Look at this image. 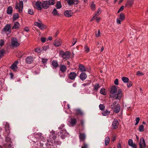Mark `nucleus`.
<instances>
[{
	"label": "nucleus",
	"mask_w": 148,
	"mask_h": 148,
	"mask_svg": "<svg viewBox=\"0 0 148 148\" xmlns=\"http://www.w3.org/2000/svg\"><path fill=\"white\" fill-rule=\"evenodd\" d=\"M4 42L3 40H0V46L2 47L4 45Z\"/></svg>",
	"instance_id": "nucleus-55"
},
{
	"label": "nucleus",
	"mask_w": 148,
	"mask_h": 148,
	"mask_svg": "<svg viewBox=\"0 0 148 148\" xmlns=\"http://www.w3.org/2000/svg\"><path fill=\"white\" fill-rule=\"evenodd\" d=\"M110 108L112 109L113 111L115 113H118L120 111L121 106L120 105L118 104L115 106L113 104H111L110 106Z\"/></svg>",
	"instance_id": "nucleus-3"
},
{
	"label": "nucleus",
	"mask_w": 148,
	"mask_h": 148,
	"mask_svg": "<svg viewBox=\"0 0 148 148\" xmlns=\"http://www.w3.org/2000/svg\"><path fill=\"white\" fill-rule=\"evenodd\" d=\"M99 108L101 110H104L105 108L104 106L102 104H100L99 106Z\"/></svg>",
	"instance_id": "nucleus-49"
},
{
	"label": "nucleus",
	"mask_w": 148,
	"mask_h": 148,
	"mask_svg": "<svg viewBox=\"0 0 148 148\" xmlns=\"http://www.w3.org/2000/svg\"><path fill=\"white\" fill-rule=\"evenodd\" d=\"M50 5H53L55 3V0H49L48 1Z\"/></svg>",
	"instance_id": "nucleus-45"
},
{
	"label": "nucleus",
	"mask_w": 148,
	"mask_h": 148,
	"mask_svg": "<svg viewBox=\"0 0 148 148\" xmlns=\"http://www.w3.org/2000/svg\"><path fill=\"white\" fill-rule=\"evenodd\" d=\"M28 13L31 15H33L34 14L33 10L32 9H29L28 10Z\"/></svg>",
	"instance_id": "nucleus-53"
},
{
	"label": "nucleus",
	"mask_w": 148,
	"mask_h": 148,
	"mask_svg": "<svg viewBox=\"0 0 148 148\" xmlns=\"http://www.w3.org/2000/svg\"><path fill=\"white\" fill-rule=\"evenodd\" d=\"M122 80L124 83H127L129 81V79L126 77H123L122 78Z\"/></svg>",
	"instance_id": "nucleus-38"
},
{
	"label": "nucleus",
	"mask_w": 148,
	"mask_h": 148,
	"mask_svg": "<svg viewBox=\"0 0 148 148\" xmlns=\"http://www.w3.org/2000/svg\"><path fill=\"white\" fill-rule=\"evenodd\" d=\"M34 61L33 58L31 56L27 57L25 60V62L27 64H31Z\"/></svg>",
	"instance_id": "nucleus-16"
},
{
	"label": "nucleus",
	"mask_w": 148,
	"mask_h": 148,
	"mask_svg": "<svg viewBox=\"0 0 148 148\" xmlns=\"http://www.w3.org/2000/svg\"><path fill=\"white\" fill-rule=\"evenodd\" d=\"M59 75L61 77H64L65 76V75L64 74V73H62L61 72H59Z\"/></svg>",
	"instance_id": "nucleus-57"
},
{
	"label": "nucleus",
	"mask_w": 148,
	"mask_h": 148,
	"mask_svg": "<svg viewBox=\"0 0 148 148\" xmlns=\"http://www.w3.org/2000/svg\"><path fill=\"white\" fill-rule=\"evenodd\" d=\"M110 141V138L109 136L106 137L105 140V145L106 146L108 145L109 144Z\"/></svg>",
	"instance_id": "nucleus-33"
},
{
	"label": "nucleus",
	"mask_w": 148,
	"mask_h": 148,
	"mask_svg": "<svg viewBox=\"0 0 148 148\" xmlns=\"http://www.w3.org/2000/svg\"><path fill=\"white\" fill-rule=\"evenodd\" d=\"M20 26V24L19 23L17 22H16L14 23L13 26L12 27V29H16L18 28Z\"/></svg>",
	"instance_id": "nucleus-28"
},
{
	"label": "nucleus",
	"mask_w": 148,
	"mask_h": 148,
	"mask_svg": "<svg viewBox=\"0 0 148 148\" xmlns=\"http://www.w3.org/2000/svg\"><path fill=\"white\" fill-rule=\"evenodd\" d=\"M77 76V74L76 73L74 72H72L68 74V78L71 80H74Z\"/></svg>",
	"instance_id": "nucleus-10"
},
{
	"label": "nucleus",
	"mask_w": 148,
	"mask_h": 148,
	"mask_svg": "<svg viewBox=\"0 0 148 148\" xmlns=\"http://www.w3.org/2000/svg\"><path fill=\"white\" fill-rule=\"evenodd\" d=\"M140 120V118L139 117L136 118L135 119L136 123L135 124V125H136L138 123L139 121Z\"/></svg>",
	"instance_id": "nucleus-50"
},
{
	"label": "nucleus",
	"mask_w": 148,
	"mask_h": 148,
	"mask_svg": "<svg viewBox=\"0 0 148 148\" xmlns=\"http://www.w3.org/2000/svg\"><path fill=\"white\" fill-rule=\"evenodd\" d=\"M114 84L116 85L119 84L118 80L117 79H116L114 81Z\"/></svg>",
	"instance_id": "nucleus-62"
},
{
	"label": "nucleus",
	"mask_w": 148,
	"mask_h": 148,
	"mask_svg": "<svg viewBox=\"0 0 148 148\" xmlns=\"http://www.w3.org/2000/svg\"><path fill=\"white\" fill-rule=\"evenodd\" d=\"M56 7L57 9H60L62 7L61 3L60 1H58L56 5Z\"/></svg>",
	"instance_id": "nucleus-39"
},
{
	"label": "nucleus",
	"mask_w": 148,
	"mask_h": 148,
	"mask_svg": "<svg viewBox=\"0 0 148 148\" xmlns=\"http://www.w3.org/2000/svg\"><path fill=\"white\" fill-rule=\"evenodd\" d=\"M12 8L11 6H9L8 8L7 13L9 14H10L12 13Z\"/></svg>",
	"instance_id": "nucleus-31"
},
{
	"label": "nucleus",
	"mask_w": 148,
	"mask_h": 148,
	"mask_svg": "<svg viewBox=\"0 0 148 148\" xmlns=\"http://www.w3.org/2000/svg\"><path fill=\"white\" fill-rule=\"evenodd\" d=\"M79 138L81 141H84L86 138V136L84 133H80Z\"/></svg>",
	"instance_id": "nucleus-27"
},
{
	"label": "nucleus",
	"mask_w": 148,
	"mask_h": 148,
	"mask_svg": "<svg viewBox=\"0 0 148 148\" xmlns=\"http://www.w3.org/2000/svg\"><path fill=\"white\" fill-rule=\"evenodd\" d=\"M18 62H15L13 64L10 66V68L12 70L14 71H16L17 69V63Z\"/></svg>",
	"instance_id": "nucleus-23"
},
{
	"label": "nucleus",
	"mask_w": 148,
	"mask_h": 148,
	"mask_svg": "<svg viewBox=\"0 0 148 148\" xmlns=\"http://www.w3.org/2000/svg\"><path fill=\"white\" fill-rule=\"evenodd\" d=\"M68 124L70 126H75L77 123L76 119L74 117L71 118L68 121Z\"/></svg>",
	"instance_id": "nucleus-7"
},
{
	"label": "nucleus",
	"mask_w": 148,
	"mask_h": 148,
	"mask_svg": "<svg viewBox=\"0 0 148 148\" xmlns=\"http://www.w3.org/2000/svg\"><path fill=\"white\" fill-rule=\"evenodd\" d=\"M49 5H50L49 3L47 1H44L41 4V6L42 8L45 9L48 8Z\"/></svg>",
	"instance_id": "nucleus-13"
},
{
	"label": "nucleus",
	"mask_w": 148,
	"mask_h": 148,
	"mask_svg": "<svg viewBox=\"0 0 148 148\" xmlns=\"http://www.w3.org/2000/svg\"><path fill=\"white\" fill-rule=\"evenodd\" d=\"M60 55L63 59L67 60L70 57V53L69 51H66L65 52L62 51H61L60 52Z\"/></svg>",
	"instance_id": "nucleus-4"
},
{
	"label": "nucleus",
	"mask_w": 148,
	"mask_h": 148,
	"mask_svg": "<svg viewBox=\"0 0 148 148\" xmlns=\"http://www.w3.org/2000/svg\"><path fill=\"white\" fill-rule=\"evenodd\" d=\"M134 4L133 0H128L125 4V5L127 6H131Z\"/></svg>",
	"instance_id": "nucleus-26"
},
{
	"label": "nucleus",
	"mask_w": 148,
	"mask_h": 148,
	"mask_svg": "<svg viewBox=\"0 0 148 148\" xmlns=\"http://www.w3.org/2000/svg\"><path fill=\"white\" fill-rule=\"evenodd\" d=\"M101 86L98 83H96L93 86V89L95 91H97L98 89L100 88Z\"/></svg>",
	"instance_id": "nucleus-30"
},
{
	"label": "nucleus",
	"mask_w": 148,
	"mask_h": 148,
	"mask_svg": "<svg viewBox=\"0 0 148 148\" xmlns=\"http://www.w3.org/2000/svg\"><path fill=\"white\" fill-rule=\"evenodd\" d=\"M49 47L48 45H46L43 47V49L44 51H46L49 49Z\"/></svg>",
	"instance_id": "nucleus-60"
},
{
	"label": "nucleus",
	"mask_w": 148,
	"mask_h": 148,
	"mask_svg": "<svg viewBox=\"0 0 148 148\" xmlns=\"http://www.w3.org/2000/svg\"><path fill=\"white\" fill-rule=\"evenodd\" d=\"M41 40L42 42H45L46 41V38L44 37H42L41 38Z\"/></svg>",
	"instance_id": "nucleus-63"
},
{
	"label": "nucleus",
	"mask_w": 148,
	"mask_h": 148,
	"mask_svg": "<svg viewBox=\"0 0 148 148\" xmlns=\"http://www.w3.org/2000/svg\"><path fill=\"white\" fill-rule=\"evenodd\" d=\"M66 134V131L65 130H62L60 132V135L61 136V137L62 139H64L65 137Z\"/></svg>",
	"instance_id": "nucleus-25"
},
{
	"label": "nucleus",
	"mask_w": 148,
	"mask_h": 148,
	"mask_svg": "<svg viewBox=\"0 0 148 148\" xmlns=\"http://www.w3.org/2000/svg\"><path fill=\"white\" fill-rule=\"evenodd\" d=\"M130 146L132 148H137V146L135 143H133L132 146Z\"/></svg>",
	"instance_id": "nucleus-64"
},
{
	"label": "nucleus",
	"mask_w": 148,
	"mask_h": 148,
	"mask_svg": "<svg viewBox=\"0 0 148 148\" xmlns=\"http://www.w3.org/2000/svg\"><path fill=\"white\" fill-rule=\"evenodd\" d=\"M41 4V2L39 1L33 2L32 3L34 7L38 10H41L42 9Z\"/></svg>",
	"instance_id": "nucleus-5"
},
{
	"label": "nucleus",
	"mask_w": 148,
	"mask_h": 148,
	"mask_svg": "<svg viewBox=\"0 0 148 148\" xmlns=\"http://www.w3.org/2000/svg\"><path fill=\"white\" fill-rule=\"evenodd\" d=\"M74 111L76 114L77 115H82L83 114V112L80 109H75L74 110Z\"/></svg>",
	"instance_id": "nucleus-22"
},
{
	"label": "nucleus",
	"mask_w": 148,
	"mask_h": 148,
	"mask_svg": "<svg viewBox=\"0 0 148 148\" xmlns=\"http://www.w3.org/2000/svg\"><path fill=\"white\" fill-rule=\"evenodd\" d=\"M67 69L66 66L63 64H61L60 66V70L62 73H64Z\"/></svg>",
	"instance_id": "nucleus-20"
},
{
	"label": "nucleus",
	"mask_w": 148,
	"mask_h": 148,
	"mask_svg": "<svg viewBox=\"0 0 148 148\" xmlns=\"http://www.w3.org/2000/svg\"><path fill=\"white\" fill-rule=\"evenodd\" d=\"M19 15L18 13H15L14 14L13 16V21L17 20L19 17Z\"/></svg>",
	"instance_id": "nucleus-34"
},
{
	"label": "nucleus",
	"mask_w": 148,
	"mask_h": 148,
	"mask_svg": "<svg viewBox=\"0 0 148 148\" xmlns=\"http://www.w3.org/2000/svg\"><path fill=\"white\" fill-rule=\"evenodd\" d=\"M88 82L89 83H84V84H82V85L84 86H89L90 83V81H88Z\"/></svg>",
	"instance_id": "nucleus-56"
},
{
	"label": "nucleus",
	"mask_w": 148,
	"mask_h": 148,
	"mask_svg": "<svg viewBox=\"0 0 148 148\" xmlns=\"http://www.w3.org/2000/svg\"><path fill=\"white\" fill-rule=\"evenodd\" d=\"M20 44L17 41V40L15 38H12L11 39V45L14 47H16L18 46Z\"/></svg>",
	"instance_id": "nucleus-9"
},
{
	"label": "nucleus",
	"mask_w": 148,
	"mask_h": 148,
	"mask_svg": "<svg viewBox=\"0 0 148 148\" xmlns=\"http://www.w3.org/2000/svg\"><path fill=\"white\" fill-rule=\"evenodd\" d=\"M67 2L68 5H72L74 3L73 1V0H68L67 1Z\"/></svg>",
	"instance_id": "nucleus-43"
},
{
	"label": "nucleus",
	"mask_w": 148,
	"mask_h": 148,
	"mask_svg": "<svg viewBox=\"0 0 148 148\" xmlns=\"http://www.w3.org/2000/svg\"><path fill=\"white\" fill-rule=\"evenodd\" d=\"M121 21H122L125 19V16L124 14L123 13H121L120 15V17L119 18Z\"/></svg>",
	"instance_id": "nucleus-40"
},
{
	"label": "nucleus",
	"mask_w": 148,
	"mask_h": 148,
	"mask_svg": "<svg viewBox=\"0 0 148 148\" xmlns=\"http://www.w3.org/2000/svg\"><path fill=\"white\" fill-rule=\"evenodd\" d=\"M62 42L61 40L59 38H57L55 40L54 45L56 46L59 47L61 45Z\"/></svg>",
	"instance_id": "nucleus-15"
},
{
	"label": "nucleus",
	"mask_w": 148,
	"mask_h": 148,
	"mask_svg": "<svg viewBox=\"0 0 148 148\" xmlns=\"http://www.w3.org/2000/svg\"><path fill=\"white\" fill-rule=\"evenodd\" d=\"M85 51L86 53L90 51V49L86 45L84 47Z\"/></svg>",
	"instance_id": "nucleus-47"
},
{
	"label": "nucleus",
	"mask_w": 148,
	"mask_h": 148,
	"mask_svg": "<svg viewBox=\"0 0 148 148\" xmlns=\"http://www.w3.org/2000/svg\"><path fill=\"white\" fill-rule=\"evenodd\" d=\"M87 76L86 74V73L84 72L80 74L79 77L80 79L82 81L85 80L87 78Z\"/></svg>",
	"instance_id": "nucleus-21"
},
{
	"label": "nucleus",
	"mask_w": 148,
	"mask_h": 148,
	"mask_svg": "<svg viewBox=\"0 0 148 148\" xmlns=\"http://www.w3.org/2000/svg\"><path fill=\"white\" fill-rule=\"evenodd\" d=\"M9 125L8 123H6L5 125V132H7V136H8L10 133V131L9 129Z\"/></svg>",
	"instance_id": "nucleus-24"
},
{
	"label": "nucleus",
	"mask_w": 148,
	"mask_h": 148,
	"mask_svg": "<svg viewBox=\"0 0 148 148\" xmlns=\"http://www.w3.org/2000/svg\"><path fill=\"white\" fill-rule=\"evenodd\" d=\"M139 145L140 148L146 147V144L145 140L143 137H142L140 139V142L139 143Z\"/></svg>",
	"instance_id": "nucleus-12"
},
{
	"label": "nucleus",
	"mask_w": 148,
	"mask_h": 148,
	"mask_svg": "<svg viewBox=\"0 0 148 148\" xmlns=\"http://www.w3.org/2000/svg\"><path fill=\"white\" fill-rule=\"evenodd\" d=\"M5 53V51L4 49H2L0 51V59L3 56Z\"/></svg>",
	"instance_id": "nucleus-37"
},
{
	"label": "nucleus",
	"mask_w": 148,
	"mask_h": 148,
	"mask_svg": "<svg viewBox=\"0 0 148 148\" xmlns=\"http://www.w3.org/2000/svg\"><path fill=\"white\" fill-rule=\"evenodd\" d=\"M117 91L116 87L114 86L111 88L110 96V98H112L113 99H121L122 96V92L121 89L119 90L117 94H116Z\"/></svg>",
	"instance_id": "nucleus-1"
},
{
	"label": "nucleus",
	"mask_w": 148,
	"mask_h": 148,
	"mask_svg": "<svg viewBox=\"0 0 148 148\" xmlns=\"http://www.w3.org/2000/svg\"><path fill=\"white\" fill-rule=\"evenodd\" d=\"M79 69L81 72H84L86 71V69L85 66L82 64H79Z\"/></svg>",
	"instance_id": "nucleus-29"
},
{
	"label": "nucleus",
	"mask_w": 148,
	"mask_h": 148,
	"mask_svg": "<svg viewBox=\"0 0 148 148\" xmlns=\"http://www.w3.org/2000/svg\"><path fill=\"white\" fill-rule=\"evenodd\" d=\"M132 82L130 81L128 82V83L127 84V86L128 88H129L132 85Z\"/></svg>",
	"instance_id": "nucleus-58"
},
{
	"label": "nucleus",
	"mask_w": 148,
	"mask_h": 148,
	"mask_svg": "<svg viewBox=\"0 0 148 148\" xmlns=\"http://www.w3.org/2000/svg\"><path fill=\"white\" fill-rule=\"evenodd\" d=\"M73 14V12L71 10H67L64 13V14L67 17H70L72 16Z\"/></svg>",
	"instance_id": "nucleus-18"
},
{
	"label": "nucleus",
	"mask_w": 148,
	"mask_h": 148,
	"mask_svg": "<svg viewBox=\"0 0 148 148\" xmlns=\"http://www.w3.org/2000/svg\"><path fill=\"white\" fill-rule=\"evenodd\" d=\"M36 137L37 138L40 140H42L43 142H44L45 141V139L42 136V134L41 133H37L36 135Z\"/></svg>",
	"instance_id": "nucleus-14"
},
{
	"label": "nucleus",
	"mask_w": 148,
	"mask_h": 148,
	"mask_svg": "<svg viewBox=\"0 0 148 148\" xmlns=\"http://www.w3.org/2000/svg\"><path fill=\"white\" fill-rule=\"evenodd\" d=\"M140 132H143L144 131V127L143 125H140L138 128Z\"/></svg>",
	"instance_id": "nucleus-41"
},
{
	"label": "nucleus",
	"mask_w": 148,
	"mask_h": 148,
	"mask_svg": "<svg viewBox=\"0 0 148 148\" xmlns=\"http://www.w3.org/2000/svg\"><path fill=\"white\" fill-rule=\"evenodd\" d=\"M2 30L9 34L11 32V26L10 24H7L2 29Z\"/></svg>",
	"instance_id": "nucleus-8"
},
{
	"label": "nucleus",
	"mask_w": 148,
	"mask_h": 148,
	"mask_svg": "<svg viewBox=\"0 0 148 148\" xmlns=\"http://www.w3.org/2000/svg\"><path fill=\"white\" fill-rule=\"evenodd\" d=\"M47 59L42 58V62L43 64L45 65L47 63Z\"/></svg>",
	"instance_id": "nucleus-44"
},
{
	"label": "nucleus",
	"mask_w": 148,
	"mask_h": 148,
	"mask_svg": "<svg viewBox=\"0 0 148 148\" xmlns=\"http://www.w3.org/2000/svg\"><path fill=\"white\" fill-rule=\"evenodd\" d=\"M100 92L101 94L104 95H106V90L104 88H101L100 90Z\"/></svg>",
	"instance_id": "nucleus-36"
},
{
	"label": "nucleus",
	"mask_w": 148,
	"mask_h": 148,
	"mask_svg": "<svg viewBox=\"0 0 148 148\" xmlns=\"http://www.w3.org/2000/svg\"><path fill=\"white\" fill-rule=\"evenodd\" d=\"M4 136H6L5 141L6 143L3 144V148H12L11 146L12 142L11 140V138L9 137H7V135H4Z\"/></svg>",
	"instance_id": "nucleus-2"
},
{
	"label": "nucleus",
	"mask_w": 148,
	"mask_h": 148,
	"mask_svg": "<svg viewBox=\"0 0 148 148\" xmlns=\"http://www.w3.org/2000/svg\"><path fill=\"white\" fill-rule=\"evenodd\" d=\"M90 8L92 10H95V5L94 4L93 2H92L91 3Z\"/></svg>",
	"instance_id": "nucleus-42"
},
{
	"label": "nucleus",
	"mask_w": 148,
	"mask_h": 148,
	"mask_svg": "<svg viewBox=\"0 0 148 148\" xmlns=\"http://www.w3.org/2000/svg\"><path fill=\"white\" fill-rule=\"evenodd\" d=\"M51 64L53 66V69H56L59 66L58 62L56 60H53Z\"/></svg>",
	"instance_id": "nucleus-19"
},
{
	"label": "nucleus",
	"mask_w": 148,
	"mask_h": 148,
	"mask_svg": "<svg viewBox=\"0 0 148 148\" xmlns=\"http://www.w3.org/2000/svg\"><path fill=\"white\" fill-rule=\"evenodd\" d=\"M83 146H82L81 148H88V145L85 142L83 143Z\"/></svg>",
	"instance_id": "nucleus-54"
},
{
	"label": "nucleus",
	"mask_w": 148,
	"mask_h": 148,
	"mask_svg": "<svg viewBox=\"0 0 148 148\" xmlns=\"http://www.w3.org/2000/svg\"><path fill=\"white\" fill-rule=\"evenodd\" d=\"M124 6L123 5L119 9V10H118L117 13H119L120 12L122 11L123 9H124Z\"/></svg>",
	"instance_id": "nucleus-59"
},
{
	"label": "nucleus",
	"mask_w": 148,
	"mask_h": 148,
	"mask_svg": "<svg viewBox=\"0 0 148 148\" xmlns=\"http://www.w3.org/2000/svg\"><path fill=\"white\" fill-rule=\"evenodd\" d=\"M35 52L39 53H40L41 51V49L39 48H37L35 49Z\"/></svg>",
	"instance_id": "nucleus-51"
},
{
	"label": "nucleus",
	"mask_w": 148,
	"mask_h": 148,
	"mask_svg": "<svg viewBox=\"0 0 148 148\" xmlns=\"http://www.w3.org/2000/svg\"><path fill=\"white\" fill-rule=\"evenodd\" d=\"M34 24L41 29H43L46 28V26L43 25L41 21L40 23L35 22H34Z\"/></svg>",
	"instance_id": "nucleus-11"
},
{
	"label": "nucleus",
	"mask_w": 148,
	"mask_h": 148,
	"mask_svg": "<svg viewBox=\"0 0 148 148\" xmlns=\"http://www.w3.org/2000/svg\"><path fill=\"white\" fill-rule=\"evenodd\" d=\"M40 146L43 148H46L47 146L49 145L48 143H45L44 145L43 143L41 142L40 143Z\"/></svg>",
	"instance_id": "nucleus-46"
},
{
	"label": "nucleus",
	"mask_w": 148,
	"mask_h": 148,
	"mask_svg": "<svg viewBox=\"0 0 148 148\" xmlns=\"http://www.w3.org/2000/svg\"><path fill=\"white\" fill-rule=\"evenodd\" d=\"M110 111H108L107 110L102 111V115L104 116H108L110 114Z\"/></svg>",
	"instance_id": "nucleus-32"
},
{
	"label": "nucleus",
	"mask_w": 148,
	"mask_h": 148,
	"mask_svg": "<svg viewBox=\"0 0 148 148\" xmlns=\"http://www.w3.org/2000/svg\"><path fill=\"white\" fill-rule=\"evenodd\" d=\"M133 144V140L131 139L129 140L128 141V144L130 146H132Z\"/></svg>",
	"instance_id": "nucleus-48"
},
{
	"label": "nucleus",
	"mask_w": 148,
	"mask_h": 148,
	"mask_svg": "<svg viewBox=\"0 0 148 148\" xmlns=\"http://www.w3.org/2000/svg\"><path fill=\"white\" fill-rule=\"evenodd\" d=\"M119 124L118 121L116 119H114L112 122V127L114 129H116L118 127V125Z\"/></svg>",
	"instance_id": "nucleus-17"
},
{
	"label": "nucleus",
	"mask_w": 148,
	"mask_h": 148,
	"mask_svg": "<svg viewBox=\"0 0 148 148\" xmlns=\"http://www.w3.org/2000/svg\"><path fill=\"white\" fill-rule=\"evenodd\" d=\"M77 41V39L76 38H74L72 41V46H74L76 43Z\"/></svg>",
	"instance_id": "nucleus-52"
},
{
	"label": "nucleus",
	"mask_w": 148,
	"mask_h": 148,
	"mask_svg": "<svg viewBox=\"0 0 148 148\" xmlns=\"http://www.w3.org/2000/svg\"><path fill=\"white\" fill-rule=\"evenodd\" d=\"M18 3L16 2L15 3V9H18V12L19 13H21L22 11L23 8V2L22 1H20L19 3V6L18 5Z\"/></svg>",
	"instance_id": "nucleus-6"
},
{
	"label": "nucleus",
	"mask_w": 148,
	"mask_h": 148,
	"mask_svg": "<svg viewBox=\"0 0 148 148\" xmlns=\"http://www.w3.org/2000/svg\"><path fill=\"white\" fill-rule=\"evenodd\" d=\"M100 31L99 29L98 30V33H97L95 34V36H96V37H99L100 36Z\"/></svg>",
	"instance_id": "nucleus-61"
},
{
	"label": "nucleus",
	"mask_w": 148,
	"mask_h": 148,
	"mask_svg": "<svg viewBox=\"0 0 148 148\" xmlns=\"http://www.w3.org/2000/svg\"><path fill=\"white\" fill-rule=\"evenodd\" d=\"M52 14L55 16H59L60 14L57 12L56 8H54L52 12Z\"/></svg>",
	"instance_id": "nucleus-35"
}]
</instances>
